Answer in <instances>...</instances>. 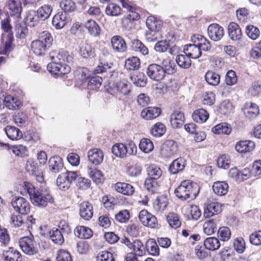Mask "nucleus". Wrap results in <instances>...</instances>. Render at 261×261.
<instances>
[{"instance_id": "obj_1", "label": "nucleus", "mask_w": 261, "mask_h": 261, "mask_svg": "<svg viewBox=\"0 0 261 261\" xmlns=\"http://www.w3.org/2000/svg\"><path fill=\"white\" fill-rule=\"evenodd\" d=\"M23 187L29 194L32 203L39 207H44L54 201L53 196L49 189L46 187H41L36 189L31 183L24 181Z\"/></svg>"}, {"instance_id": "obj_2", "label": "nucleus", "mask_w": 261, "mask_h": 261, "mask_svg": "<svg viewBox=\"0 0 261 261\" xmlns=\"http://www.w3.org/2000/svg\"><path fill=\"white\" fill-rule=\"evenodd\" d=\"M199 186L190 180L182 181L175 190L176 196L182 200L195 199L199 192Z\"/></svg>"}, {"instance_id": "obj_3", "label": "nucleus", "mask_w": 261, "mask_h": 261, "mask_svg": "<svg viewBox=\"0 0 261 261\" xmlns=\"http://www.w3.org/2000/svg\"><path fill=\"white\" fill-rule=\"evenodd\" d=\"M53 41L51 34L47 31H43L39 34V39L33 41L31 43V49L37 56L44 55L47 46H49Z\"/></svg>"}, {"instance_id": "obj_4", "label": "nucleus", "mask_w": 261, "mask_h": 261, "mask_svg": "<svg viewBox=\"0 0 261 261\" xmlns=\"http://www.w3.org/2000/svg\"><path fill=\"white\" fill-rule=\"evenodd\" d=\"M146 26L149 31L146 33V38L148 42H154L160 36L159 31L161 30L163 23L153 16L147 17L146 21Z\"/></svg>"}, {"instance_id": "obj_5", "label": "nucleus", "mask_w": 261, "mask_h": 261, "mask_svg": "<svg viewBox=\"0 0 261 261\" xmlns=\"http://www.w3.org/2000/svg\"><path fill=\"white\" fill-rule=\"evenodd\" d=\"M19 246L22 251L27 254L34 255L38 252L37 244L31 238L25 237L19 241Z\"/></svg>"}, {"instance_id": "obj_6", "label": "nucleus", "mask_w": 261, "mask_h": 261, "mask_svg": "<svg viewBox=\"0 0 261 261\" xmlns=\"http://www.w3.org/2000/svg\"><path fill=\"white\" fill-rule=\"evenodd\" d=\"M11 204L14 209L22 215H27L30 211V205L29 202L21 197H14Z\"/></svg>"}, {"instance_id": "obj_7", "label": "nucleus", "mask_w": 261, "mask_h": 261, "mask_svg": "<svg viewBox=\"0 0 261 261\" xmlns=\"http://www.w3.org/2000/svg\"><path fill=\"white\" fill-rule=\"evenodd\" d=\"M115 90L123 95H127L131 91V84L125 79L117 81L113 84V87L110 88L108 91L109 93L113 94Z\"/></svg>"}, {"instance_id": "obj_8", "label": "nucleus", "mask_w": 261, "mask_h": 261, "mask_svg": "<svg viewBox=\"0 0 261 261\" xmlns=\"http://www.w3.org/2000/svg\"><path fill=\"white\" fill-rule=\"evenodd\" d=\"M47 69L51 73L62 75L70 72V67L67 64H61L58 62L52 61L47 65Z\"/></svg>"}, {"instance_id": "obj_9", "label": "nucleus", "mask_w": 261, "mask_h": 261, "mask_svg": "<svg viewBox=\"0 0 261 261\" xmlns=\"http://www.w3.org/2000/svg\"><path fill=\"white\" fill-rule=\"evenodd\" d=\"M139 219L143 225L155 228L158 226L156 218L145 210H142L139 215Z\"/></svg>"}, {"instance_id": "obj_10", "label": "nucleus", "mask_w": 261, "mask_h": 261, "mask_svg": "<svg viewBox=\"0 0 261 261\" xmlns=\"http://www.w3.org/2000/svg\"><path fill=\"white\" fill-rule=\"evenodd\" d=\"M147 74L152 80L159 81L163 80L165 75L163 68L158 64H152L147 68Z\"/></svg>"}, {"instance_id": "obj_11", "label": "nucleus", "mask_w": 261, "mask_h": 261, "mask_svg": "<svg viewBox=\"0 0 261 261\" xmlns=\"http://www.w3.org/2000/svg\"><path fill=\"white\" fill-rule=\"evenodd\" d=\"M177 150L176 142L172 140H168L163 144L161 154L165 158H170L175 155Z\"/></svg>"}, {"instance_id": "obj_12", "label": "nucleus", "mask_w": 261, "mask_h": 261, "mask_svg": "<svg viewBox=\"0 0 261 261\" xmlns=\"http://www.w3.org/2000/svg\"><path fill=\"white\" fill-rule=\"evenodd\" d=\"M51 61H54L61 64H67L72 61V57L69 53L64 50L59 52L52 51L49 55Z\"/></svg>"}, {"instance_id": "obj_13", "label": "nucleus", "mask_w": 261, "mask_h": 261, "mask_svg": "<svg viewBox=\"0 0 261 261\" xmlns=\"http://www.w3.org/2000/svg\"><path fill=\"white\" fill-rule=\"evenodd\" d=\"M207 34L212 40L218 41L223 37L224 31L219 24L213 23L210 24L207 28Z\"/></svg>"}, {"instance_id": "obj_14", "label": "nucleus", "mask_w": 261, "mask_h": 261, "mask_svg": "<svg viewBox=\"0 0 261 261\" xmlns=\"http://www.w3.org/2000/svg\"><path fill=\"white\" fill-rule=\"evenodd\" d=\"M255 143L251 140H242L237 142L236 150L240 153H245L253 151L255 148Z\"/></svg>"}, {"instance_id": "obj_15", "label": "nucleus", "mask_w": 261, "mask_h": 261, "mask_svg": "<svg viewBox=\"0 0 261 261\" xmlns=\"http://www.w3.org/2000/svg\"><path fill=\"white\" fill-rule=\"evenodd\" d=\"M111 46L118 53H124L127 50V45L124 39L119 35L113 36L111 40Z\"/></svg>"}, {"instance_id": "obj_16", "label": "nucleus", "mask_w": 261, "mask_h": 261, "mask_svg": "<svg viewBox=\"0 0 261 261\" xmlns=\"http://www.w3.org/2000/svg\"><path fill=\"white\" fill-rule=\"evenodd\" d=\"M103 156L102 151L98 148L92 149L88 152L89 161L95 165H99L102 162Z\"/></svg>"}, {"instance_id": "obj_17", "label": "nucleus", "mask_w": 261, "mask_h": 261, "mask_svg": "<svg viewBox=\"0 0 261 261\" xmlns=\"http://www.w3.org/2000/svg\"><path fill=\"white\" fill-rule=\"evenodd\" d=\"M222 211L221 204L217 202H212L207 204L204 208L203 216L205 218H210L219 214Z\"/></svg>"}, {"instance_id": "obj_18", "label": "nucleus", "mask_w": 261, "mask_h": 261, "mask_svg": "<svg viewBox=\"0 0 261 261\" xmlns=\"http://www.w3.org/2000/svg\"><path fill=\"white\" fill-rule=\"evenodd\" d=\"M81 217L85 220H89L93 216V211L92 204L88 201H84L80 206Z\"/></svg>"}, {"instance_id": "obj_19", "label": "nucleus", "mask_w": 261, "mask_h": 261, "mask_svg": "<svg viewBox=\"0 0 261 261\" xmlns=\"http://www.w3.org/2000/svg\"><path fill=\"white\" fill-rule=\"evenodd\" d=\"M191 40L193 43H196V45L198 46L200 51L201 50L207 51L211 48V45L210 41L200 35H193Z\"/></svg>"}, {"instance_id": "obj_20", "label": "nucleus", "mask_w": 261, "mask_h": 261, "mask_svg": "<svg viewBox=\"0 0 261 261\" xmlns=\"http://www.w3.org/2000/svg\"><path fill=\"white\" fill-rule=\"evenodd\" d=\"M41 20L36 11L30 10L26 12L24 22L25 24L30 27H34L37 25Z\"/></svg>"}, {"instance_id": "obj_21", "label": "nucleus", "mask_w": 261, "mask_h": 261, "mask_svg": "<svg viewBox=\"0 0 261 261\" xmlns=\"http://www.w3.org/2000/svg\"><path fill=\"white\" fill-rule=\"evenodd\" d=\"M10 14L18 17L21 12V3L20 0H8L7 3Z\"/></svg>"}, {"instance_id": "obj_22", "label": "nucleus", "mask_w": 261, "mask_h": 261, "mask_svg": "<svg viewBox=\"0 0 261 261\" xmlns=\"http://www.w3.org/2000/svg\"><path fill=\"white\" fill-rule=\"evenodd\" d=\"M170 123L174 128H178L182 126L185 121L184 114L179 111H174L170 116Z\"/></svg>"}, {"instance_id": "obj_23", "label": "nucleus", "mask_w": 261, "mask_h": 261, "mask_svg": "<svg viewBox=\"0 0 261 261\" xmlns=\"http://www.w3.org/2000/svg\"><path fill=\"white\" fill-rule=\"evenodd\" d=\"M184 53L192 59H197L201 55V51L196 43L187 44L184 48Z\"/></svg>"}, {"instance_id": "obj_24", "label": "nucleus", "mask_w": 261, "mask_h": 261, "mask_svg": "<svg viewBox=\"0 0 261 261\" xmlns=\"http://www.w3.org/2000/svg\"><path fill=\"white\" fill-rule=\"evenodd\" d=\"M186 165V162L185 159L178 158L174 160L170 164L169 171L171 174H175L182 171L185 167Z\"/></svg>"}, {"instance_id": "obj_25", "label": "nucleus", "mask_w": 261, "mask_h": 261, "mask_svg": "<svg viewBox=\"0 0 261 261\" xmlns=\"http://www.w3.org/2000/svg\"><path fill=\"white\" fill-rule=\"evenodd\" d=\"M161 113V109L158 107H148L143 109L141 115L146 120H151L158 117Z\"/></svg>"}, {"instance_id": "obj_26", "label": "nucleus", "mask_w": 261, "mask_h": 261, "mask_svg": "<svg viewBox=\"0 0 261 261\" xmlns=\"http://www.w3.org/2000/svg\"><path fill=\"white\" fill-rule=\"evenodd\" d=\"M68 22L67 17L65 13H58L53 17L52 24L56 29L63 28Z\"/></svg>"}, {"instance_id": "obj_27", "label": "nucleus", "mask_w": 261, "mask_h": 261, "mask_svg": "<svg viewBox=\"0 0 261 261\" xmlns=\"http://www.w3.org/2000/svg\"><path fill=\"white\" fill-rule=\"evenodd\" d=\"M259 108L257 105L252 102H249L245 104L244 109L245 115L250 118H256L259 114Z\"/></svg>"}, {"instance_id": "obj_28", "label": "nucleus", "mask_w": 261, "mask_h": 261, "mask_svg": "<svg viewBox=\"0 0 261 261\" xmlns=\"http://www.w3.org/2000/svg\"><path fill=\"white\" fill-rule=\"evenodd\" d=\"M228 33L229 38L233 41L239 40L242 37L241 29L235 22L229 23L228 27Z\"/></svg>"}, {"instance_id": "obj_29", "label": "nucleus", "mask_w": 261, "mask_h": 261, "mask_svg": "<svg viewBox=\"0 0 261 261\" xmlns=\"http://www.w3.org/2000/svg\"><path fill=\"white\" fill-rule=\"evenodd\" d=\"M115 189L123 195L130 196L133 194L135 189L130 184L125 182H118L115 185Z\"/></svg>"}, {"instance_id": "obj_30", "label": "nucleus", "mask_w": 261, "mask_h": 261, "mask_svg": "<svg viewBox=\"0 0 261 261\" xmlns=\"http://www.w3.org/2000/svg\"><path fill=\"white\" fill-rule=\"evenodd\" d=\"M76 237L82 239H88L93 236L92 230L89 227L84 226H77L74 230Z\"/></svg>"}, {"instance_id": "obj_31", "label": "nucleus", "mask_w": 261, "mask_h": 261, "mask_svg": "<svg viewBox=\"0 0 261 261\" xmlns=\"http://www.w3.org/2000/svg\"><path fill=\"white\" fill-rule=\"evenodd\" d=\"M1 28L4 31V33L2 35V41H5V38H12V27L10 24V20L9 18H6L1 21Z\"/></svg>"}, {"instance_id": "obj_32", "label": "nucleus", "mask_w": 261, "mask_h": 261, "mask_svg": "<svg viewBox=\"0 0 261 261\" xmlns=\"http://www.w3.org/2000/svg\"><path fill=\"white\" fill-rule=\"evenodd\" d=\"M79 53L83 57L88 58L93 57L94 50L90 44L85 41L79 45Z\"/></svg>"}, {"instance_id": "obj_33", "label": "nucleus", "mask_w": 261, "mask_h": 261, "mask_svg": "<svg viewBox=\"0 0 261 261\" xmlns=\"http://www.w3.org/2000/svg\"><path fill=\"white\" fill-rule=\"evenodd\" d=\"M85 27L91 36L97 37L99 35L100 29L97 23L94 20L89 19L85 23Z\"/></svg>"}, {"instance_id": "obj_34", "label": "nucleus", "mask_w": 261, "mask_h": 261, "mask_svg": "<svg viewBox=\"0 0 261 261\" xmlns=\"http://www.w3.org/2000/svg\"><path fill=\"white\" fill-rule=\"evenodd\" d=\"M3 106L11 110L18 109L20 105V101L17 98L11 95L6 96L3 98Z\"/></svg>"}, {"instance_id": "obj_35", "label": "nucleus", "mask_w": 261, "mask_h": 261, "mask_svg": "<svg viewBox=\"0 0 261 261\" xmlns=\"http://www.w3.org/2000/svg\"><path fill=\"white\" fill-rule=\"evenodd\" d=\"M49 168L54 173L60 172L63 167V164L61 158L54 156L49 159L48 161Z\"/></svg>"}, {"instance_id": "obj_36", "label": "nucleus", "mask_w": 261, "mask_h": 261, "mask_svg": "<svg viewBox=\"0 0 261 261\" xmlns=\"http://www.w3.org/2000/svg\"><path fill=\"white\" fill-rule=\"evenodd\" d=\"M208 117V113L203 109L195 110L192 114V118L194 121L199 123H203L206 122Z\"/></svg>"}, {"instance_id": "obj_37", "label": "nucleus", "mask_w": 261, "mask_h": 261, "mask_svg": "<svg viewBox=\"0 0 261 261\" xmlns=\"http://www.w3.org/2000/svg\"><path fill=\"white\" fill-rule=\"evenodd\" d=\"M212 131L216 134L228 135L231 133L232 128L229 124L223 122L214 126L212 129Z\"/></svg>"}, {"instance_id": "obj_38", "label": "nucleus", "mask_w": 261, "mask_h": 261, "mask_svg": "<svg viewBox=\"0 0 261 261\" xmlns=\"http://www.w3.org/2000/svg\"><path fill=\"white\" fill-rule=\"evenodd\" d=\"M228 184L225 181H216L213 186L214 192L219 196L226 195L228 192Z\"/></svg>"}, {"instance_id": "obj_39", "label": "nucleus", "mask_w": 261, "mask_h": 261, "mask_svg": "<svg viewBox=\"0 0 261 261\" xmlns=\"http://www.w3.org/2000/svg\"><path fill=\"white\" fill-rule=\"evenodd\" d=\"M5 131L8 137L12 140H19L22 137L20 129L13 126H7L5 127Z\"/></svg>"}, {"instance_id": "obj_40", "label": "nucleus", "mask_w": 261, "mask_h": 261, "mask_svg": "<svg viewBox=\"0 0 261 261\" xmlns=\"http://www.w3.org/2000/svg\"><path fill=\"white\" fill-rule=\"evenodd\" d=\"M217 221L216 219H212L206 221L203 225V231L207 235H212L217 230Z\"/></svg>"}, {"instance_id": "obj_41", "label": "nucleus", "mask_w": 261, "mask_h": 261, "mask_svg": "<svg viewBox=\"0 0 261 261\" xmlns=\"http://www.w3.org/2000/svg\"><path fill=\"white\" fill-rule=\"evenodd\" d=\"M161 64L165 73L171 74L175 71V63L168 57L163 58Z\"/></svg>"}, {"instance_id": "obj_42", "label": "nucleus", "mask_w": 261, "mask_h": 261, "mask_svg": "<svg viewBox=\"0 0 261 261\" xmlns=\"http://www.w3.org/2000/svg\"><path fill=\"white\" fill-rule=\"evenodd\" d=\"M64 234L62 233L61 230L53 228L49 232V237L51 241L55 244L58 245H62L64 242Z\"/></svg>"}, {"instance_id": "obj_43", "label": "nucleus", "mask_w": 261, "mask_h": 261, "mask_svg": "<svg viewBox=\"0 0 261 261\" xmlns=\"http://www.w3.org/2000/svg\"><path fill=\"white\" fill-rule=\"evenodd\" d=\"M53 8L50 5H44L39 7L36 11L41 20H45L49 18L52 12Z\"/></svg>"}, {"instance_id": "obj_44", "label": "nucleus", "mask_w": 261, "mask_h": 261, "mask_svg": "<svg viewBox=\"0 0 261 261\" xmlns=\"http://www.w3.org/2000/svg\"><path fill=\"white\" fill-rule=\"evenodd\" d=\"M4 261H20L19 252L13 248H10L3 253Z\"/></svg>"}, {"instance_id": "obj_45", "label": "nucleus", "mask_w": 261, "mask_h": 261, "mask_svg": "<svg viewBox=\"0 0 261 261\" xmlns=\"http://www.w3.org/2000/svg\"><path fill=\"white\" fill-rule=\"evenodd\" d=\"M168 204V199L166 197L162 196L158 197L153 202V207L156 212L164 211Z\"/></svg>"}, {"instance_id": "obj_46", "label": "nucleus", "mask_w": 261, "mask_h": 261, "mask_svg": "<svg viewBox=\"0 0 261 261\" xmlns=\"http://www.w3.org/2000/svg\"><path fill=\"white\" fill-rule=\"evenodd\" d=\"M147 173L148 178L158 179L161 177L162 175V170L155 165H151L147 168Z\"/></svg>"}, {"instance_id": "obj_47", "label": "nucleus", "mask_w": 261, "mask_h": 261, "mask_svg": "<svg viewBox=\"0 0 261 261\" xmlns=\"http://www.w3.org/2000/svg\"><path fill=\"white\" fill-rule=\"evenodd\" d=\"M166 218L169 225L172 228L176 229L180 226L181 222L178 214L170 213Z\"/></svg>"}, {"instance_id": "obj_48", "label": "nucleus", "mask_w": 261, "mask_h": 261, "mask_svg": "<svg viewBox=\"0 0 261 261\" xmlns=\"http://www.w3.org/2000/svg\"><path fill=\"white\" fill-rule=\"evenodd\" d=\"M133 83L138 87H144L146 84L147 78L142 72H137L130 76Z\"/></svg>"}, {"instance_id": "obj_49", "label": "nucleus", "mask_w": 261, "mask_h": 261, "mask_svg": "<svg viewBox=\"0 0 261 261\" xmlns=\"http://www.w3.org/2000/svg\"><path fill=\"white\" fill-rule=\"evenodd\" d=\"M139 147L141 151L146 153H150L154 148L153 142L147 138H142L140 140Z\"/></svg>"}, {"instance_id": "obj_50", "label": "nucleus", "mask_w": 261, "mask_h": 261, "mask_svg": "<svg viewBox=\"0 0 261 261\" xmlns=\"http://www.w3.org/2000/svg\"><path fill=\"white\" fill-rule=\"evenodd\" d=\"M205 247L210 250H216L219 248L220 243L218 239L215 237H209L204 242Z\"/></svg>"}, {"instance_id": "obj_51", "label": "nucleus", "mask_w": 261, "mask_h": 261, "mask_svg": "<svg viewBox=\"0 0 261 261\" xmlns=\"http://www.w3.org/2000/svg\"><path fill=\"white\" fill-rule=\"evenodd\" d=\"M140 65L139 59L137 57H132L126 60L125 67L128 70H135L139 68Z\"/></svg>"}, {"instance_id": "obj_52", "label": "nucleus", "mask_w": 261, "mask_h": 261, "mask_svg": "<svg viewBox=\"0 0 261 261\" xmlns=\"http://www.w3.org/2000/svg\"><path fill=\"white\" fill-rule=\"evenodd\" d=\"M205 79L209 85L212 86H217L220 83V75L213 71L206 72Z\"/></svg>"}, {"instance_id": "obj_53", "label": "nucleus", "mask_w": 261, "mask_h": 261, "mask_svg": "<svg viewBox=\"0 0 261 261\" xmlns=\"http://www.w3.org/2000/svg\"><path fill=\"white\" fill-rule=\"evenodd\" d=\"M89 176L96 184L102 183L104 181V176L101 171L95 169H89Z\"/></svg>"}, {"instance_id": "obj_54", "label": "nucleus", "mask_w": 261, "mask_h": 261, "mask_svg": "<svg viewBox=\"0 0 261 261\" xmlns=\"http://www.w3.org/2000/svg\"><path fill=\"white\" fill-rule=\"evenodd\" d=\"M132 249L139 257H142L146 254V245L144 246L140 240H135L133 243Z\"/></svg>"}, {"instance_id": "obj_55", "label": "nucleus", "mask_w": 261, "mask_h": 261, "mask_svg": "<svg viewBox=\"0 0 261 261\" xmlns=\"http://www.w3.org/2000/svg\"><path fill=\"white\" fill-rule=\"evenodd\" d=\"M152 255H158L159 254V248L153 239L148 240L146 243V251Z\"/></svg>"}, {"instance_id": "obj_56", "label": "nucleus", "mask_w": 261, "mask_h": 261, "mask_svg": "<svg viewBox=\"0 0 261 261\" xmlns=\"http://www.w3.org/2000/svg\"><path fill=\"white\" fill-rule=\"evenodd\" d=\"M112 152L117 157H126L125 145L123 143H116L114 144L112 147Z\"/></svg>"}, {"instance_id": "obj_57", "label": "nucleus", "mask_w": 261, "mask_h": 261, "mask_svg": "<svg viewBox=\"0 0 261 261\" xmlns=\"http://www.w3.org/2000/svg\"><path fill=\"white\" fill-rule=\"evenodd\" d=\"M176 62L181 68H188L191 65L190 58L185 55H179L176 58Z\"/></svg>"}, {"instance_id": "obj_58", "label": "nucleus", "mask_w": 261, "mask_h": 261, "mask_svg": "<svg viewBox=\"0 0 261 261\" xmlns=\"http://www.w3.org/2000/svg\"><path fill=\"white\" fill-rule=\"evenodd\" d=\"M132 47L135 51L145 56L148 54V48L139 40H134L132 42Z\"/></svg>"}, {"instance_id": "obj_59", "label": "nucleus", "mask_w": 261, "mask_h": 261, "mask_svg": "<svg viewBox=\"0 0 261 261\" xmlns=\"http://www.w3.org/2000/svg\"><path fill=\"white\" fill-rule=\"evenodd\" d=\"M105 11L108 15L117 16L121 14V9L118 5L110 3L107 6Z\"/></svg>"}, {"instance_id": "obj_60", "label": "nucleus", "mask_w": 261, "mask_h": 261, "mask_svg": "<svg viewBox=\"0 0 261 261\" xmlns=\"http://www.w3.org/2000/svg\"><path fill=\"white\" fill-rule=\"evenodd\" d=\"M166 131L165 125L161 122H158L153 126L151 130L152 135L156 137L163 136Z\"/></svg>"}, {"instance_id": "obj_61", "label": "nucleus", "mask_w": 261, "mask_h": 261, "mask_svg": "<svg viewBox=\"0 0 261 261\" xmlns=\"http://www.w3.org/2000/svg\"><path fill=\"white\" fill-rule=\"evenodd\" d=\"M102 79L98 76L91 77L88 83V88L90 90H97L101 86Z\"/></svg>"}, {"instance_id": "obj_62", "label": "nucleus", "mask_w": 261, "mask_h": 261, "mask_svg": "<svg viewBox=\"0 0 261 261\" xmlns=\"http://www.w3.org/2000/svg\"><path fill=\"white\" fill-rule=\"evenodd\" d=\"M246 33L252 40H256L259 37L260 31L257 27L249 25L246 27Z\"/></svg>"}, {"instance_id": "obj_63", "label": "nucleus", "mask_w": 261, "mask_h": 261, "mask_svg": "<svg viewBox=\"0 0 261 261\" xmlns=\"http://www.w3.org/2000/svg\"><path fill=\"white\" fill-rule=\"evenodd\" d=\"M146 189L152 193L156 192L159 188V184L156 179L147 178L144 182Z\"/></svg>"}, {"instance_id": "obj_64", "label": "nucleus", "mask_w": 261, "mask_h": 261, "mask_svg": "<svg viewBox=\"0 0 261 261\" xmlns=\"http://www.w3.org/2000/svg\"><path fill=\"white\" fill-rule=\"evenodd\" d=\"M96 261H115L113 254L108 251H100L96 255Z\"/></svg>"}]
</instances>
